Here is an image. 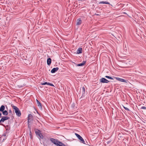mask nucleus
<instances>
[{
    "label": "nucleus",
    "mask_w": 146,
    "mask_h": 146,
    "mask_svg": "<svg viewBox=\"0 0 146 146\" xmlns=\"http://www.w3.org/2000/svg\"><path fill=\"white\" fill-rule=\"evenodd\" d=\"M82 48H78L77 50L76 53L78 54L81 53H82Z\"/></svg>",
    "instance_id": "obj_13"
},
{
    "label": "nucleus",
    "mask_w": 146,
    "mask_h": 146,
    "mask_svg": "<svg viewBox=\"0 0 146 146\" xmlns=\"http://www.w3.org/2000/svg\"><path fill=\"white\" fill-rule=\"evenodd\" d=\"M105 77L106 78H108V79H111V80H113V78H112V77H110V76H105Z\"/></svg>",
    "instance_id": "obj_20"
},
{
    "label": "nucleus",
    "mask_w": 146,
    "mask_h": 146,
    "mask_svg": "<svg viewBox=\"0 0 146 146\" xmlns=\"http://www.w3.org/2000/svg\"><path fill=\"white\" fill-rule=\"evenodd\" d=\"M3 135L5 136H6V134H3Z\"/></svg>",
    "instance_id": "obj_30"
},
{
    "label": "nucleus",
    "mask_w": 146,
    "mask_h": 146,
    "mask_svg": "<svg viewBox=\"0 0 146 146\" xmlns=\"http://www.w3.org/2000/svg\"><path fill=\"white\" fill-rule=\"evenodd\" d=\"M86 63V61H83L82 63L77 64V66H82L84 65Z\"/></svg>",
    "instance_id": "obj_14"
},
{
    "label": "nucleus",
    "mask_w": 146,
    "mask_h": 146,
    "mask_svg": "<svg viewBox=\"0 0 146 146\" xmlns=\"http://www.w3.org/2000/svg\"><path fill=\"white\" fill-rule=\"evenodd\" d=\"M100 82L102 83H108L109 81L104 78H102L100 79Z\"/></svg>",
    "instance_id": "obj_7"
},
{
    "label": "nucleus",
    "mask_w": 146,
    "mask_h": 146,
    "mask_svg": "<svg viewBox=\"0 0 146 146\" xmlns=\"http://www.w3.org/2000/svg\"><path fill=\"white\" fill-rule=\"evenodd\" d=\"M28 125H29V123H28ZM29 129L31 130V127H30L29 126Z\"/></svg>",
    "instance_id": "obj_29"
},
{
    "label": "nucleus",
    "mask_w": 146,
    "mask_h": 146,
    "mask_svg": "<svg viewBox=\"0 0 146 146\" xmlns=\"http://www.w3.org/2000/svg\"><path fill=\"white\" fill-rule=\"evenodd\" d=\"M36 101L38 106L40 109H42V107L41 103L37 99H36Z\"/></svg>",
    "instance_id": "obj_10"
},
{
    "label": "nucleus",
    "mask_w": 146,
    "mask_h": 146,
    "mask_svg": "<svg viewBox=\"0 0 146 146\" xmlns=\"http://www.w3.org/2000/svg\"><path fill=\"white\" fill-rule=\"evenodd\" d=\"M2 112L3 115H7L8 114V112L6 110H4L3 111H2Z\"/></svg>",
    "instance_id": "obj_17"
},
{
    "label": "nucleus",
    "mask_w": 146,
    "mask_h": 146,
    "mask_svg": "<svg viewBox=\"0 0 146 146\" xmlns=\"http://www.w3.org/2000/svg\"><path fill=\"white\" fill-rule=\"evenodd\" d=\"M48 82H45L44 83H41V84L42 85H45V84L48 85Z\"/></svg>",
    "instance_id": "obj_21"
},
{
    "label": "nucleus",
    "mask_w": 146,
    "mask_h": 146,
    "mask_svg": "<svg viewBox=\"0 0 146 146\" xmlns=\"http://www.w3.org/2000/svg\"><path fill=\"white\" fill-rule=\"evenodd\" d=\"M80 92L82 93V96H83L85 92V89L84 87L82 88V89L80 90Z\"/></svg>",
    "instance_id": "obj_12"
},
{
    "label": "nucleus",
    "mask_w": 146,
    "mask_h": 146,
    "mask_svg": "<svg viewBox=\"0 0 146 146\" xmlns=\"http://www.w3.org/2000/svg\"><path fill=\"white\" fill-rule=\"evenodd\" d=\"M123 107L124 108V109H125L126 110H127V111H129V109L128 108H127V107H124V106H123Z\"/></svg>",
    "instance_id": "obj_24"
},
{
    "label": "nucleus",
    "mask_w": 146,
    "mask_h": 146,
    "mask_svg": "<svg viewBox=\"0 0 146 146\" xmlns=\"http://www.w3.org/2000/svg\"><path fill=\"white\" fill-rule=\"evenodd\" d=\"M114 78H115L117 80L119 81H120V78L119 77H114Z\"/></svg>",
    "instance_id": "obj_23"
},
{
    "label": "nucleus",
    "mask_w": 146,
    "mask_h": 146,
    "mask_svg": "<svg viewBox=\"0 0 146 146\" xmlns=\"http://www.w3.org/2000/svg\"><path fill=\"white\" fill-rule=\"evenodd\" d=\"M33 116L31 114H29L28 117V123L33 120Z\"/></svg>",
    "instance_id": "obj_6"
},
{
    "label": "nucleus",
    "mask_w": 146,
    "mask_h": 146,
    "mask_svg": "<svg viewBox=\"0 0 146 146\" xmlns=\"http://www.w3.org/2000/svg\"><path fill=\"white\" fill-rule=\"evenodd\" d=\"M2 123V122H0V123ZM1 123H0V125H1Z\"/></svg>",
    "instance_id": "obj_31"
},
{
    "label": "nucleus",
    "mask_w": 146,
    "mask_h": 146,
    "mask_svg": "<svg viewBox=\"0 0 146 146\" xmlns=\"http://www.w3.org/2000/svg\"><path fill=\"white\" fill-rule=\"evenodd\" d=\"M59 69V68L58 67H56L53 68L51 70V72L52 73H54L57 71Z\"/></svg>",
    "instance_id": "obj_11"
},
{
    "label": "nucleus",
    "mask_w": 146,
    "mask_h": 146,
    "mask_svg": "<svg viewBox=\"0 0 146 146\" xmlns=\"http://www.w3.org/2000/svg\"><path fill=\"white\" fill-rule=\"evenodd\" d=\"M13 109L14 110L15 112L16 115L18 117H20L21 115V113L19 109L16 106H12Z\"/></svg>",
    "instance_id": "obj_2"
},
{
    "label": "nucleus",
    "mask_w": 146,
    "mask_h": 146,
    "mask_svg": "<svg viewBox=\"0 0 146 146\" xmlns=\"http://www.w3.org/2000/svg\"><path fill=\"white\" fill-rule=\"evenodd\" d=\"M110 141H108V142H107V143L108 144V143H110Z\"/></svg>",
    "instance_id": "obj_28"
},
{
    "label": "nucleus",
    "mask_w": 146,
    "mask_h": 146,
    "mask_svg": "<svg viewBox=\"0 0 146 146\" xmlns=\"http://www.w3.org/2000/svg\"><path fill=\"white\" fill-rule=\"evenodd\" d=\"M9 121H8V123H6V125H4V124H3L2 123H1V125L5 127V129H6L7 131H9V129H10V126L8 125L9 124Z\"/></svg>",
    "instance_id": "obj_5"
},
{
    "label": "nucleus",
    "mask_w": 146,
    "mask_h": 146,
    "mask_svg": "<svg viewBox=\"0 0 146 146\" xmlns=\"http://www.w3.org/2000/svg\"><path fill=\"white\" fill-rule=\"evenodd\" d=\"M75 135L78 138V139L80 140V142L84 144H86L85 142L84 139L79 135L77 133H75Z\"/></svg>",
    "instance_id": "obj_3"
},
{
    "label": "nucleus",
    "mask_w": 146,
    "mask_h": 146,
    "mask_svg": "<svg viewBox=\"0 0 146 146\" xmlns=\"http://www.w3.org/2000/svg\"><path fill=\"white\" fill-rule=\"evenodd\" d=\"M2 113H0V117H1Z\"/></svg>",
    "instance_id": "obj_27"
},
{
    "label": "nucleus",
    "mask_w": 146,
    "mask_h": 146,
    "mask_svg": "<svg viewBox=\"0 0 146 146\" xmlns=\"http://www.w3.org/2000/svg\"><path fill=\"white\" fill-rule=\"evenodd\" d=\"M50 140L52 143L57 146H66L64 143L58 141L57 139L50 138Z\"/></svg>",
    "instance_id": "obj_1"
},
{
    "label": "nucleus",
    "mask_w": 146,
    "mask_h": 146,
    "mask_svg": "<svg viewBox=\"0 0 146 146\" xmlns=\"http://www.w3.org/2000/svg\"><path fill=\"white\" fill-rule=\"evenodd\" d=\"M99 4H109L110 3L107 1H102L99 3Z\"/></svg>",
    "instance_id": "obj_18"
},
{
    "label": "nucleus",
    "mask_w": 146,
    "mask_h": 146,
    "mask_svg": "<svg viewBox=\"0 0 146 146\" xmlns=\"http://www.w3.org/2000/svg\"><path fill=\"white\" fill-rule=\"evenodd\" d=\"M48 85H50V86H54V85L53 84L50 83H49V82H48Z\"/></svg>",
    "instance_id": "obj_22"
},
{
    "label": "nucleus",
    "mask_w": 146,
    "mask_h": 146,
    "mask_svg": "<svg viewBox=\"0 0 146 146\" xmlns=\"http://www.w3.org/2000/svg\"><path fill=\"white\" fill-rule=\"evenodd\" d=\"M141 109H146V107L145 106H142L141 108Z\"/></svg>",
    "instance_id": "obj_25"
},
{
    "label": "nucleus",
    "mask_w": 146,
    "mask_h": 146,
    "mask_svg": "<svg viewBox=\"0 0 146 146\" xmlns=\"http://www.w3.org/2000/svg\"><path fill=\"white\" fill-rule=\"evenodd\" d=\"M47 64L48 65H49L51 63V59L50 58H49L47 60Z\"/></svg>",
    "instance_id": "obj_15"
},
{
    "label": "nucleus",
    "mask_w": 146,
    "mask_h": 146,
    "mask_svg": "<svg viewBox=\"0 0 146 146\" xmlns=\"http://www.w3.org/2000/svg\"><path fill=\"white\" fill-rule=\"evenodd\" d=\"M10 118L7 116L3 117L0 120V122L3 123L5 120L9 119Z\"/></svg>",
    "instance_id": "obj_4"
},
{
    "label": "nucleus",
    "mask_w": 146,
    "mask_h": 146,
    "mask_svg": "<svg viewBox=\"0 0 146 146\" xmlns=\"http://www.w3.org/2000/svg\"><path fill=\"white\" fill-rule=\"evenodd\" d=\"M82 23V21L81 19L79 18L78 19L76 20V25H81Z\"/></svg>",
    "instance_id": "obj_9"
},
{
    "label": "nucleus",
    "mask_w": 146,
    "mask_h": 146,
    "mask_svg": "<svg viewBox=\"0 0 146 146\" xmlns=\"http://www.w3.org/2000/svg\"><path fill=\"white\" fill-rule=\"evenodd\" d=\"M9 113H12V111L11 110H9Z\"/></svg>",
    "instance_id": "obj_26"
},
{
    "label": "nucleus",
    "mask_w": 146,
    "mask_h": 146,
    "mask_svg": "<svg viewBox=\"0 0 146 146\" xmlns=\"http://www.w3.org/2000/svg\"><path fill=\"white\" fill-rule=\"evenodd\" d=\"M5 109V106L3 105H2L0 108V111H3Z\"/></svg>",
    "instance_id": "obj_16"
},
{
    "label": "nucleus",
    "mask_w": 146,
    "mask_h": 146,
    "mask_svg": "<svg viewBox=\"0 0 146 146\" xmlns=\"http://www.w3.org/2000/svg\"><path fill=\"white\" fill-rule=\"evenodd\" d=\"M35 133L40 138L42 139L43 138L42 135L40 133V131L38 130V131H36Z\"/></svg>",
    "instance_id": "obj_8"
},
{
    "label": "nucleus",
    "mask_w": 146,
    "mask_h": 146,
    "mask_svg": "<svg viewBox=\"0 0 146 146\" xmlns=\"http://www.w3.org/2000/svg\"><path fill=\"white\" fill-rule=\"evenodd\" d=\"M120 81L121 82H123L126 83H127V82H128V81L127 80H125L124 79L121 78Z\"/></svg>",
    "instance_id": "obj_19"
}]
</instances>
